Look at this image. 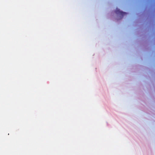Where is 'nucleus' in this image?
<instances>
[{
    "label": "nucleus",
    "mask_w": 155,
    "mask_h": 155,
    "mask_svg": "<svg viewBox=\"0 0 155 155\" xmlns=\"http://www.w3.org/2000/svg\"><path fill=\"white\" fill-rule=\"evenodd\" d=\"M115 12L117 14H118L120 15H122V16H124V15L127 14V13L125 12H123L122 11H120L119 9H118L117 8L116 9V10L115 11Z\"/></svg>",
    "instance_id": "nucleus-1"
}]
</instances>
